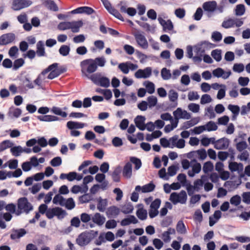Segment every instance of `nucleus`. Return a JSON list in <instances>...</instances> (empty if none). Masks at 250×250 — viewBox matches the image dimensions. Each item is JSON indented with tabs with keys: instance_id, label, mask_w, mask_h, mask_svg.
<instances>
[{
	"instance_id": "6",
	"label": "nucleus",
	"mask_w": 250,
	"mask_h": 250,
	"mask_svg": "<svg viewBox=\"0 0 250 250\" xmlns=\"http://www.w3.org/2000/svg\"><path fill=\"white\" fill-rule=\"evenodd\" d=\"M90 80L95 84L102 87L107 88L110 86L109 79L107 77L101 76L100 73H95L91 75Z\"/></svg>"
},
{
	"instance_id": "28",
	"label": "nucleus",
	"mask_w": 250,
	"mask_h": 250,
	"mask_svg": "<svg viewBox=\"0 0 250 250\" xmlns=\"http://www.w3.org/2000/svg\"><path fill=\"white\" fill-rule=\"evenodd\" d=\"M175 232L174 229L169 228L162 234V239L166 243L169 242L171 240L170 235L175 234Z\"/></svg>"
},
{
	"instance_id": "39",
	"label": "nucleus",
	"mask_w": 250,
	"mask_h": 250,
	"mask_svg": "<svg viewBox=\"0 0 250 250\" xmlns=\"http://www.w3.org/2000/svg\"><path fill=\"white\" fill-rule=\"evenodd\" d=\"M144 86L146 88V91L149 94H153L155 92V85L150 81H146L143 83Z\"/></svg>"
},
{
	"instance_id": "21",
	"label": "nucleus",
	"mask_w": 250,
	"mask_h": 250,
	"mask_svg": "<svg viewBox=\"0 0 250 250\" xmlns=\"http://www.w3.org/2000/svg\"><path fill=\"white\" fill-rule=\"evenodd\" d=\"M83 22L82 20L69 21V29L73 33H78L81 27L83 26Z\"/></svg>"
},
{
	"instance_id": "61",
	"label": "nucleus",
	"mask_w": 250,
	"mask_h": 250,
	"mask_svg": "<svg viewBox=\"0 0 250 250\" xmlns=\"http://www.w3.org/2000/svg\"><path fill=\"white\" fill-rule=\"evenodd\" d=\"M121 172L120 167H116L112 174V178L114 182H118L120 181L119 174Z\"/></svg>"
},
{
	"instance_id": "43",
	"label": "nucleus",
	"mask_w": 250,
	"mask_h": 250,
	"mask_svg": "<svg viewBox=\"0 0 250 250\" xmlns=\"http://www.w3.org/2000/svg\"><path fill=\"white\" fill-rule=\"evenodd\" d=\"M37 54L39 56H43L45 54L44 43L42 41H39L37 44Z\"/></svg>"
},
{
	"instance_id": "35",
	"label": "nucleus",
	"mask_w": 250,
	"mask_h": 250,
	"mask_svg": "<svg viewBox=\"0 0 250 250\" xmlns=\"http://www.w3.org/2000/svg\"><path fill=\"white\" fill-rule=\"evenodd\" d=\"M37 118L41 121L43 122H53L57 121L60 120L59 118L52 115H44V116H39Z\"/></svg>"
},
{
	"instance_id": "5",
	"label": "nucleus",
	"mask_w": 250,
	"mask_h": 250,
	"mask_svg": "<svg viewBox=\"0 0 250 250\" xmlns=\"http://www.w3.org/2000/svg\"><path fill=\"white\" fill-rule=\"evenodd\" d=\"M58 63H54L52 64L49 65L46 69L44 70L42 72V75H45L48 72H50L48 75L47 78L49 79H53L57 77L62 73V71L60 68H58Z\"/></svg>"
},
{
	"instance_id": "9",
	"label": "nucleus",
	"mask_w": 250,
	"mask_h": 250,
	"mask_svg": "<svg viewBox=\"0 0 250 250\" xmlns=\"http://www.w3.org/2000/svg\"><path fill=\"white\" fill-rule=\"evenodd\" d=\"M152 69L151 67H146L143 69H138L134 74V76L137 79H147L152 74Z\"/></svg>"
},
{
	"instance_id": "15",
	"label": "nucleus",
	"mask_w": 250,
	"mask_h": 250,
	"mask_svg": "<svg viewBox=\"0 0 250 250\" xmlns=\"http://www.w3.org/2000/svg\"><path fill=\"white\" fill-rule=\"evenodd\" d=\"M203 8L207 12L208 17L211 16V13L215 11L217 8V3L215 1H210L204 2L203 4Z\"/></svg>"
},
{
	"instance_id": "64",
	"label": "nucleus",
	"mask_w": 250,
	"mask_h": 250,
	"mask_svg": "<svg viewBox=\"0 0 250 250\" xmlns=\"http://www.w3.org/2000/svg\"><path fill=\"white\" fill-rule=\"evenodd\" d=\"M250 112V102L247 105H242L241 107L240 113L241 115H245Z\"/></svg>"
},
{
	"instance_id": "4",
	"label": "nucleus",
	"mask_w": 250,
	"mask_h": 250,
	"mask_svg": "<svg viewBox=\"0 0 250 250\" xmlns=\"http://www.w3.org/2000/svg\"><path fill=\"white\" fill-rule=\"evenodd\" d=\"M187 194L185 190H181L179 192H172L169 197V200L174 204L178 203L185 204L187 200Z\"/></svg>"
},
{
	"instance_id": "46",
	"label": "nucleus",
	"mask_w": 250,
	"mask_h": 250,
	"mask_svg": "<svg viewBox=\"0 0 250 250\" xmlns=\"http://www.w3.org/2000/svg\"><path fill=\"white\" fill-rule=\"evenodd\" d=\"M54 209L55 216H57L59 219H62L66 215V212L60 208H54Z\"/></svg>"
},
{
	"instance_id": "59",
	"label": "nucleus",
	"mask_w": 250,
	"mask_h": 250,
	"mask_svg": "<svg viewBox=\"0 0 250 250\" xmlns=\"http://www.w3.org/2000/svg\"><path fill=\"white\" fill-rule=\"evenodd\" d=\"M185 146V141L183 139H179V136L177 135V139L175 142L174 147L178 148H183Z\"/></svg>"
},
{
	"instance_id": "50",
	"label": "nucleus",
	"mask_w": 250,
	"mask_h": 250,
	"mask_svg": "<svg viewBox=\"0 0 250 250\" xmlns=\"http://www.w3.org/2000/svg\"><path fill=\"white\" fill-rule=\"evenodd\" d=\"M70 48L69 46L66 45H62L59 49V53L62 56H67L70 52Z\"/></svg>"
},
{
	"instance_id": "22",
	"label": "nucleus",
	"mask_w": 250,
	"mask_h": 250,
	"mask_svg": "<svg viewBox=\"0 0 250 250\" xmlns=\"http://www.w3.org/2000/svg\"><path fill=\"white\" fill-rule=\"evenodd\" d=\"M94 12V11L92 8L87 6L80 7L71 11L72 14L86 13L90 15Z\"/></svg>"
},
{
	"instance_id": "37",
	"label": "nucleus",
	"mask_w": 250,
	"mask_h": 250,
	"mask_svg": "<svg viewBox=\"0 0 250 250\" xmlns=\"http://www.w3.org/2000/svg\"><path fill=\"white\" fill-rule=\"evenodd\" d=\"M14 146L12 141L6 140L0 143V151H3L8 148H11Z\"/></svg>"
},
{
	"instance_id": "8",
	"label": "nucleus",
	"mask_w": 250,
	"mask_h": 250,
	"mask_svg": "<svg viewBox=\"0 0 250 250\" xmlns=\"http://www.w3.org/2000/svg\"><path fill=\"white\" fill-rule=\"evenodd\" d=\"M173 115L174 117V121L178 122L180 119L188 120L191 118L190 113L181 107H178L174 111Z\"/></svg>"
},
{
	"instance_id": "47",
	"label": "nucleus",
	"mask_w": 250,
	"mask_h": 250,
	"mask_svg": "<svg viewBox=\"0 0 250 250\" xmlns=\"http://www.w3.org/2000/svg\"><path fill=\"white\" fill-rule=\"evenodd\" d=\"M245 6L244 4H239L236 5L235 9V14L236 16H241L245 12Z\"/></svg>"
},
{
	"instance_id": "31",
	"label": "nucleus",
	"mask_w": 250,
	"mask_h": 250,
	"mask_svg": "<svg viewBox=\"0 0 250 250\" xmlns=\"http://www.w3.org/2000/svg\"><path fill=\"white\" fill-rule=\"evenodd\" d=\"M138 222V220L134 215H130L127 218H124L121 222L122 226H125L131 224H135Z\"/></svg>"
},
{
	"instance_id": "32",
	"label": "nucleus",
	"mask_w": 250,
	"mask_h": 250,
	"mask_svg": "<svg viewBox=\"0 0 250 250\" xmlns=\"http://www.w3.org/2000/svg\"><path fill=\"white\" fill-rule=\"evenodd\" d=\"M26 232L24 229L13 230L10 235L12 239H19L26 234Z\"/></svg>"
},
{
	"instance_id": "34",
	"label": "nucleus",
	"mask_w": 250,
	"mask_h": 250,
	"mask_svg": "<svg viewBox=\"0 0 250 250\" xmlns=\"http://www.w3.org/2000/svg\"><path fill=\"white\" fill-rule=\"evenodd\" d=\"M76 172H70L68 173H61L60 178L62 180L67 179L69 181H73L75 180Z\"/></svg>"
},
{
	"instance_id": "51",
	"label": "nucleus",
	"mask_w": 250,
	"mask_h": 250,
	"mask_svg": "<svg viewBox=\"0 0 250 250\" xmlns=\"http://www.w3.org/2000/svg\"><path fill=\"white\" fill-rule=\"evenodd\" d=\"M214 111L212 106H208L205 109V115L209 119H213L216 117Z\"/></svg>"
},
{
	"instance_id": "49",
	"label": "nucleus",
	"mask_w": 250,
	"mask_h": 250,
	"mask_svg": "<svg viewBox=\"0 0 250 250\" xmlns=\"http://www.w3.org/2000/svg\"><path fill=\"white\" fill-rule=\"evenodd\" d=\"M64 201L65 199L60 194L55 195L53 199V203L54 204L60 205L62 206H64Z\"/></svg>"
},
{
	"instance_id": "1",
	"label": "nucleus",
	"mask_w": 250,
	"mask_h": 250,
	"mask_svg": "<svg viewBox=\"0 0 250 250\" xmlns=\"http://www.w3.org/2000/svg\"><path fill=\"white\" fill-rule=\"evenodd\" d=\"M80 66L82 77H86L89 79L91 77L90 74L95 72L97 69V66L92 59L82 61L80 63Z\"/></svg>"
},
{
	"instance_id": "7",
	"label": "nucleus",
	"mask_w": 250,
	"mask_h": 250,
	"mask_svg": "<svg viewBox=\"0 0 250 250\" xmlns=\"http://www.w3.org/2000/svg\"><path fill=\"white\" fill-rule=\"evenodd\" d=\"M32 3L30 0H12L11 8L14 11H20L29 7Z\"/></svg>"
},
{
	"instance_id": "54",
	"label": "nucleus",
	"mask_w": 250,
	"mask_h": 250,
	"mask_svg": "<svg viewBox=\"0 0 250 250\" xmlns=\"http://www.w3.org/2000/svg\"><path fill=\"white\" fill-rule=\"evenodd\" d=\"M93 61H94L95 64L97 67L98 66L104 67L106 63V60L104 57H97L95 59H93Z\"/></svg>"
},
{
	"instance_id": "19",
	"label": "nucleus",
	"mask_w": 250,
	"mask_h": 250,
	"mask_svg": "<svg viewBox=\"0 0 250 250\" xmlns=\"http://www.w3.org/2000/svg\"><path fill=\"white\" fill-rule=\"evenodd\" d=\"M230 71H225L221 68H217L212 71V74L214 77L222 78L224 79H228L231 75Z\"/></svg>"
},
{
	"instance_id": "25",
	"label": "nucleus",
	"mask_w": 250,
	"mask_h": 250,
	"mask_svg": "<svg viewBox=\"0 0 250 250\" xmlns=\"http://www.w3.org/2000/svg\"><path fill=\"white\" fill-rule=\"evenodd\" d=\"M146 118L145 116L138 115L134 119L136 126L141 130H144L146 129Z\"/></svg>"
},
{
	"instance_id": "24",
	"label": "nucleus",
	"mask_w": 250,
	"mask_h": 250,
	"mask_svg": "<svg viewBox=\"0 0 250 250\" xmlns=\"http://www.w3.org/2000/svg\"><path fill=\"white\" fill-rule=\"evenodd\" d=\"M229 145V140L224 138L217 140L214 144V147L217 149H226Z\"/></svg>"
},
{
	"instance_id": "62",
	"label": "nucleus",
	"mask_w": 250,
	"mask_h": 250,
	"mask_svg": "<svg viewBox=\"0 0 250 250\" xmlns=\"http://www.w3.org/2000/svg\"><path fill=\"white\" fill-rule=\"evenodd\" d=\"M188 108L189 110L193 113H198L200 110V107L198 104L190 103L188 105Z\"/></svg>"
},
{
	"instance_id": "60",
	"label": "nucleus",
	"mask_w": 250,
	"mask_h": 250,
	"mask_svg": "<svg viewBox=\"0 0 250 250\" xmlns=\"http://www.w3.org/2000/svg\"><path fill=\"white\" fill-rule=\"evenodd\" d=\"M188 99L190 101H196L199 99L200 96L197 92L194 91H190L188 94Z\"/></svg>"
},
{
	"instance_id": "26",
	"label": "nucleus",
	"mask_w": 250,
	"mask_h": 250,
	"mask_svg": "<svg viewBox=\"0 0 250 250\" xmlns=\"http://www.w3.org/2000/svg\"><path fill=\"white\" fill-rule=\"evenodd\" d=\"M86 126V124L72 121H68L66 124L67 127L70 130L81 129Z\"/></svg>"
},
{
	"instance_id": "11",
	"label": "nucleus",
	"mask_w": 250,
	"mask_h": 250,
	"mask_svg": "<svg viewBox=\"0 0 250 250\" xmlns=\"http://www.w3.org/2000/svg\"><path fill=\"white\" fill-rule=\"evenodd\" d=\"M103 3L106 9L115 17L121 21H124V18L121 14L115 9L113 8L110 3L107 0H102Z\"/></svg>"
},
{
	"instance_id": "45",
	"label": "nucleus",
	"mask_w": 250,
	"mask_h": 250,
	"mask_svg": "<svg viewBox=\"0 0 250 250\" xmlns=\"http://www.w3.org/2000/svg\"><path fill=\"white\" fill-rule=\"evenodd\" d=\"M178 98V94L173 89H171L168 92V98L172 102H176L175 106L177 105V101Z\"/></svg>"
},
{
	"instance_id": "53",
	"label": "nucleus",
	"mask_w": 250,
	"mask_h": 250,
	"mask_svg": "<svg viewBox=\"0 0 250 250\" xmlns=\"http://www.w3.org/2000/svg\"><path fill=\"white\" fill-rule=\"evenodd\" d=\"M178 124V121H174L171 122L170 125H167L165 126L164 131L166 133H168L172 131L173 129L175 128Z\"/></svg>"
},
{
	"instance_id": "30",
	"label": "nucleus",
	"mask_w": 250,
	"mask_h": 250,
	"mask_svg": "<svg viewBox=\"0 0 250 250\" xmlns=\"http://www.w3.org/2000/svg\"><path fill=\"white\" fill-rule=\"evenodd\" d=\"M138 207L139 208L136 211V215L141 220H146L147 216L146 210L143 208L142 204L138 205Z\"/></svg>"
},
{
	"instance_id": "42",
	"label": "nucleus",
	"mask_w": 250,
	"mask_h": 250,
	"mask_svg": "<svg viewBox=\"0 0 250 250\" xmlns=\"http://www.w3.org/2000/svg\"><path fill=\"white\" fill-rule=\"evenodd\" d=\"M211 55L217 62L222 60V51L220 49H216L212 50L211 52Z\"/></svg>"
},
{
	"instance_id": "13",
	"label": "nucleus",
	"mask_w": 250,
	"mask_h": 250,
	"mask_svg": "<svg viewBox=\"0 0 250 250\" xmlns=\"http://www.w3.org/2000/svg\"><path fill=\"white\" fill-rule=\"evenodd\" d=\"M216 45L208 41H203L199 42L196 46L198 51L201 53H205L206 51L213 48Z\"/></svg>"
},
{
	"instance_id": "44",
	"label": "nucleus",
	"mask_w": 250,
	"mask_h": 250,
	"mask_svg": "<svg viewBox=\"0 0 250 250\" xmlns=\"http://www.w3.org/2000/svg\"><path fill=\"white\" fill-rule=\"evenodd\" d=\"M161 75L164 80H168L171 78L172 75L170 71L166 68H163L161 70Z\"/></svg>"
},
{
	"instance_id": "58",
	"label": "nucleus",
	"mask_w": 250,
	"mask_h": 250,
	"mask_svg": "<svg viewBox=\"0 0 250 250\" xmlns=\"http://www.w3.org/2000/svg\"><path fill=\"white\" fill-rule=\"evenodd\" d=\"M212 102V98L210 96L207 94H203L201 98L200 104H205Z\"/></svg>"
},
{
	"instance_id": "41",
	"label": "nucleus",
	"mask_w": 250,
	"mask_h": 250,
	"mask_svg": "<svg viewBox=\"0 0 250 250\" xmlns=\"http://www.w3.org/2000/svg\"><path fill=\"white\" fill-rule=\"evenodd\" d=\"M10 152L13 156H19L23 153L22 147L21 146H13L10 149Z\"/></svg>"
},
{
	"instance_id": "12",
	"label": "nucleus",
	"mask_w": 250,
	"mask_h": 250,
	"mask_svg": "<svg viewBox=\"0 0 250 250\" xmlns=\"http://www.w3.org/2000/svg\"><path fill=\"white\" fill-rule=\"evenodd\" d=\"M190 168L188 172V174L189 177H193L196 174H198L201 171V165L198 163L196 160H192Z\"/></svg>"
},
{
	"instance_id": "23",
	"label": "nucleus",
	"mask_w": 250,
	"mask_h": 250,
	"mask_svg": "<svg viewBox=\"0 0 250 250\" xmlns=\"http://www.w3.org/2000/svg\"><path fill=\"white\" fill-rule=\"evenodd\" d=\"M92 220L98 226H101L105 223L106 218L100 213H96L92 216Z\"/></svg>"
},
{
	"instance_id": "57",
	"label": "nucleus",
	"mask_w": 250,
	"mask_h": 250,
	"mask_svg": "<svg viewBox=\"0 0 250 250\" xmlns=\"http://www.w3.org/2000/svg\"><path fill=\"white\" fill-rule=\"evenodd\" d=\"M241 202V197L238 195H234L230 199V203L235 206H238L239 205Z\"/></svg>"
},
{
	"instance_id": "29",
	"label": "nucleus",
	"mask_w": 250,
	"mask_h": 250,
	"mask_svg": "<svg viewBox=\"0 0 250 250\" xmlns=\"http://www.w3.org/2000/svg\"><path fill=\"white\" fill-rule=\"evenodd\" d=\"M132 165L130 162H127L124 167L123 175L124 177L127 179H129L132 176Z\"/></svg>"
},
{
	"instance_id": "18",
	"label": "nucleus",
	"mask_w": 250,
	"mask_h": 250,
	"mask_svg": "<svg viewBox=\"0 0 250 250\" xmlns=\"http://www.w3.org/2000/svg\"><path fill=\"white\" fill-rule=\"evenodd\" d=\"M155 185L153 183L150 182L142 187H141L140 186H136L135 189L137 192L147 193L153 191L155 189Z\"/></svg>"
},
{
	"instance_id": "40",
	"label": "nucleus",
	"mask_w": 250,
	"mask_h": 250,
	"mask_svg": "<svg viewBox=\"0 0 250 250\" xmlns=\"http://www.w3.org/2000/svg\"><path fill=\"white\" fill-rule=\"evenodd\" d=\"M44 5L48 9L57 11L58 10L57 5L54 1L50 0H46L43 2Z\"/></svg>"
},
{
	"instance_id": "63",
	"label": "nucleus",
	"mask_w": 250,
	"mask_h": 250,
	"mask_svg": "<svg viewBox=\"0 0 250 250\" xmlns=\"http://www.w3.org/2000/svg\"><path fill=\"white\" fill-rule=\"evenodd\" d=\"M147 104L149 107L155 106L157 103V99L154 96H150L147 98Z\"/></svg>"
},
{
	"instance_id": "14",
	"label": "nucleus",
	"mask_w": 250,
	"mask_h": 250,
	"mask_svg": "<svg viewBox=\"0 0 250 250\" xmlns=\"http://www.w3.org/2000/svg\"><path fill=\"white\" fill-rule=\"evenodd\" d=\"M91 240V235L88 232L81 233L76 240L77 244L83 246L87 245Z\"/></svg>"
},
{
	"instance_id": "17",
	"label": "nucleus",
	"mask_w": 250,
	"mask_h": 250,
	"mask_svg": "<svg viewBox=\"0 0 250 250\" xmlns=\"http://www.w3.org/2000/svg\"><path fill=\"white\" fill-rule=\"evenodd\" d=\"M160 24L162 26L164 32H170L173 29V24L170 20L166 21L161 17L158 18Z\"/></svg>"
},
{
	"instance_id": "20",
	"label": "nucleus",
	"mask_w": 250,
	"mask_h": 250,
	"mask_svg": "<svg viewBox=\"0 0 250 250\" xmlns=\"http://www.w3.org/2000/svg\"><path fill=\"white\" fill-rule=\"evenodd\" d=\"M15 39V35L12 33L2 35L0 37V44L6 45L12 42Z\"/></svg>"
},
{
	"instance_id": "38",
	"label": "nucleus",
	"mask_w": 250,
	"mask_h": 250,
	"mask_svg": "<svg viewBox=\"0 0 250 250\" xmlns=\"http://www.w3.org/2000/svg\"><path fill=\"white\" fill-rule=\"evenodd\" d=\"M51 112L55 115L60 116L63 118L66 117L67 115L66 112L63 111L60 107L57 106L52 107L51 109Z\"/></svg>"
},
{
	"instance_id": "55",
	"label": "nucleus",
	"mask_w": 250,
	"mask_h": 250,
	"mask_svg": "<svg viewBox=\"0 0 250 250\" xmlns=\"http://www.w3.org/2000/svg\"><path fill=\"white\" fill-rule=\"evenodd\" d=\"M206 130L208 131H215L217 130L218 127L216 123L212 121H209L205 125Z\"/></svg>"
},
{
	"instance_id": "10",
	"label": "nucleus",
	"mask_w": 250,
	"mask_h": 250,
	"mask_svg": "<svg viewBox=\"0 0 250 250\" xmlns=\"http://www.w3.org/2000/svg\"><path fill=\"white\" fill-rule=\"evenodd\" d=\"M229 168L231 172L236 171L240 178H243L245 175L243 173L244 166L242 163H238L235 162H230L229 165Z\"/></svg>"
},
{
	"instance_id": "16",
	"label": "nucleus",
	"mask_w": 250,
	"mask_h": 250,
	"mask_svg": "<svg viewBox=\"0 0 250 250\" xmlns=\"http://www.w3.org/2000/svg\"><path fill=\"white\" fill-rule=\"evenodd\" d=\"M134 36L138 45L140 47L144 49H146L148 48V44L147 40L144 35L138 33L135 34Z\"/></svg>"
},
{
	"instance_id": "27",
	"label": "nucleus",
	"mask_w": 250,
	"mask_h": 250,
	"mask_svg": "<svg viewBox=\"0 0 250 250\" xmlns=\"http://www.w3.org/2000/svg\"><path fill=\"white\" fill-rule=\"evenodd\" d=\"M97 209L101 212H104L107 206L108 201L106 199H103L100 197L97 199Z\"/></svg>"
},
{
	"instance_id": "2",
	"label": "nucleus",
	"mask_w": 250,
	"mask_h": 250,
	"mask_svg": "<svg viewBox=\"0 0 250 250\" xmlns=\"http://www.w3.org/2000/svg\"><path fill=\"white\" fill-rule=\"evenodd\" d=\"M32 204L25 197H22L18 200V210L16 212L17 215H19L22 213H28L33 210Z\"/></svg>"
},
{
	"instance_id": "52",
	"label": "nucleus",
	"mask_w": 250,
	"mask_h": 250,
	"mask_svg": "<svg viewBox=\"0 0 250 250\" xmlns=\"http://www.w3.org/2000/svg\"><path fill=\"white\" fill-rule=\"evenodd\" d=\"M68 209H72L74 208L75 204L74 200L72 198H69L67 200L65 199L64 206Z\"/></svg>"
},
{
	"instance_id": "56",
	"label": "nucleus",
	"mask_w": 250,
	"mask_h": 250,
	"mask_svg": "<svg viewBox=\"0 0 250 250\" xmlns=\"http://www.w3.org/2000/svg\"><path fill=\"white\" fill-rule=\"evenodd\" d=\"M213 169V165L210 162L208 161L206 162L203 167V170L205 173H207L211 171Z\"/></svg>"
},
{
	"instance_id": "36",
	"label": "nucleus",
	"mask_w": 250,
	"mask_h": 250,
	"mask_svg": "<svg viewBox=\"0 0 250 250\" xmlns=\"http://www.w3.org/2000/svg\"><path fill=\"white\" fill-rule=\"evenodd\" d=\"M176 228L177 232L180 234H184L187 233L186 226L183 221L178 222Z\"/></svg>"
},
{
	"instance_id": "48",
	"label": "nucleus",
	"mask_w": 250,
	"mask_h": 250,
	"mask_svg": "<svg viewBox=\"0 0 250 250\" xmlns=\"http://www.w3.org/2000/svg\"><path fill=\"white\" fill-rule=\"evenodd\" d=\"M134 208L132 204L130 203H127L125 204L121 208L122 212L125 214L131 213L133 210Z\"/></svg>"
},
{
	"instance_id": "33",
	"label": "nucleus",
	"mask_w": 250,
	"mask_h": 250,
	"mask_svg": "<svg viewBox=\"0 0 250 250\" xmlns=\"http://www.w3.org/2000/svg\"><path fill=\"white\" fill-rule=\"evenodd\" d=\"M228 109L233 114L232 119L235 120L238 115L240 109L238 105L229 104L228 106Z\"/></svg>"
},
{
	"instance_id": "3",
	"label": "nucleus",
	"mask_w": 250,
	"mask_h": 250,
	"mask_svg": "<svg viewBox=\"0 0 250 250\" xmlns=\"http://www.w3.org/2000/svg\"><path fill=\"white\" fill-rule=\"evenodd\" d=\"M207 180V176L205 175H202L200 179H198L195 180L193 182V185H189L187 188L189 195H191L193 194L194 191L198 192L200 191L203 186L204 183Z\"/></svg>"
}]
</instances>
